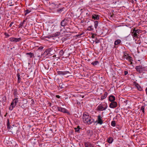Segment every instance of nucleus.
Here are the masks:
<instances>
[{"label": "nucleus", "mask_w": 147, "mask_h": 147, "mask_svg": "<svg viewBox=\"0 0 147 147\" xmlns=\"http://www.w3.org/2000/svg\"><path fill=\"white\" fill-rule=\"evenodd\" d=\"M82 118L84 122L88 124H91L94 121V119L90 117L88 113H84L83 115Z\"/></svg>", "instance_id": "obj_1"}, {"label": "nucleus", "mask_w": 147, "mask_h": 147, "mask_svg": "<svg viewBox=\"0 0 147 147\" xmlns=\"http://www.w3.org/2000/svg\"><path fill=\"white\" fill-rule=\"evenodd\" d=\"M18 102V98H16L14 99L13 101L11 102V105L10 106L9 109L11 111L13 110L14 107L16 105L17 103Z\"/></svg>", "instance_id": "obj_2"}, {"label": "nucleus", "mask_w": 147, "mask_h": 147, "mask_svg": "<svg viewBox=\"0 0 147 147\" xmlns=\"http://www.w3.org/2000/svg\"><path fill=\"white\" fill-rule=\"evenodd\" d=\"M61 0H52L51 6H53L54 5V7H57L58 5L57 3L59 2Z\"/></svg>", "instance_id": "obj_3"}, {"label": "nucleus", "mask_w": 147, "mask_h": 147, "mask_svg": "<svg viewBox=\"0 0 147 147\" xmlns=\"http://www.w3.org/2000/svg\"><path fill=\"white\" fill-rule=\"evenodd\" d=\"M58 110L59 111L62 112L63 113H69V112L67 111V110L65 108L60 107H57Z\"/></svg>", "instance_id": "obj_4"}, {"label": "nucleus", "mask_w": 147, "mask_h": 147, "mask_svg": "<svg viewBox=\"0 0 147 147\" xmlns=\"http://www.w3.org/2000/svg\"><path fill=\"white\" fill-rule=\"evenodd\" d=\"M117 106V103L115 101L112 102L110 104L109 107L111 108H116Z\"/></svg>", "instance_id": "obj_5"}, {"label": "nucleus", "mask_w": 147, "mask_h": 147, "mask_svg": "<svg viewBox=\"0 0 147 147\" xmlns=\"http://www.w3.org/2000/svg\"><path fill=\"white\" fill-rule=\"evenodd\" d=\"M68 18H65L63 20L61 23V26L63 27H64L67 25V22L68 21Z\"/></svg>", "instance_id": "obj_6"}, {"label": "nucleus", "mask_w": 147, "mask_h": 147, "mask_svg": "<svg viewBox=\"0 0 147 147\" xmlns=\"http://www.w3.org/2000/svg\"><path fill=\"white\" fill-rule=\"evenodd\" d=\"M21 40V38H16L14 37H12L10 38V40L12 42H17L20 41Z\"/></svg>", "instance_id": "obj_7"}, {"label": "nucleus", "mask_w": 147, "mask_h": 147, "mask_svg": "<svg viewBox=\"0 0 147 147\" xmlns=\"http://www.w3.org/2000/svg\"><path fill=\"white\" fill-rule=\"evenodd\" d=\"M101 118V115H99L98 116V120L96 121V122H97L98 124H102L103 123V121Z\"/></svg>", "instance_id": "obj_8"}, {"label": "nucleus", "mask_w": 147, "mask_h": 147, "mask_svg": "<svg viewBox=\"0 0 147 147\" xmlns=\"http://www.w3.org/2000/svg\"><path fill=\"white\" fill-rule=\"evenodd\" d=\"M84 145L85 147H94V145L89 142H84Z\"/></svg>", "instance_id": "obj_9"}, {"label": "nucleus", "mask_w": 147, "mask_h": 147, "mask_svg": "<svg viewBox=\"0 0 147 147\" xmlns=\"http://www.w3.org/2000/svg\"><path fill=\"white\" fill-rule=\"evenodd\" d=\"M109 100L111 102H113L115 100V97L113 95H111L109 97Z\"/></svg>", "instance_id": "obj_10"}, {"label": "nucleus", "mask_w": 147, "mask_h": 147, "mask_svg": "<svg viewBox=\"0 0 147 147\" xmlns=\"http://www.w3.org/2000/svg\"><path fill=\"white\" fill-rule=\"evenodd\" d=\"M137 71L139 72L140 73H141L142 72V69L141 67L140 66H137L135 67Z\"/></svg>", "instance_id": "obj_11"}, {"label": "nucleus", "mask_w": 147, "mask_h": 147, "mask_svg": "<svg viewBox=\"0 0 147 147\" xmlns=\"http://www.w3.org/2000/svg\"><path fill=\"white\" fill-rule=\"evenodd\" d=\"M52 51L51 49H46L45 52L44 53L45 55H48V54H51V52Z\"/></svg>", "instance_id": "obj_12"}, {"label": "nucleus", "mask_w": 147, "mask_h": 147, "mask_svg": "<svg viewBox=\"0 0 147 147\" xmlns=\"http://www.w3.org/2000/svg\"><path fill=\"white\" fill-rule=\"evenodd\" d=\"M86 134L88 136H89L90 137L93 135V132L92 130H88L87 131Z\"/></svg>", "instance_id": "obj_13"}, {"label": "nucleus", "mask_w": 147, "mask_h": 147, "mask_svg": "<svg viewBox=\"0 0 147 147\" xmlns=\"http://www.w3.org/2000/svg\"><path fill=\"white\" fill-rule=\"evenodd\" d=\"M135 86L140 91H141L142 90V88L140 86L138 83H136L135 84Z\"/></svg>", "instance_id": "obj_14"}, {"label": "nucleus", "mask_w": 147, "mask_h": 147, "mask_svg": "<svg viewBox=\"0 0 147 147\" xmlns=\"http://www.w3.org/2000/svg\"><path fill=\"white\" fill-rule=\"evenodd\" d=\"M92 18L94 20H98L99 19V17L98 15L94 14L92 16Z\"/></svg>", "instance_id": "obj_15"}, {"label": "nucleus", "mask_w": 147, "mask_h": 147, "mask_svg": "<svg viewBox=\"0 0 147 147\" xmlns=\"http://www.w3.org/2000/svg\"><path fill=\"white\" fill-rule=\"evenodd\" d=\"M131 33L133 38H138V36H139V35L137 34L136 33H135L133 31L131 32Z\"/></svg>", "instance_id": "obj_16"}, {"label": "nucleus", "mask_w": 147, "mask_h": 147, "mask_svg": "<svg viewBox=\"0 0 147 147\" xmlns=\"http://www.w3.org/2000/svg\"><path fill=\"white\" fill-rule=\"evenodd\" d=\"M97 108V109L99 111H102L104 110V107L101 105H99L98 107Z\"/></svg>", "instance_id": "obj_17"}, {"label": "nucleus", "mask_w": 147, "mask_h": 147, "mask_svg": "<svg viewBox=\"0 0 147 147\" xmlns=\"http://www.w3.org/2000/svg\"><path fill=\"white\" fill-rule=\"evenodd\" d=\"M57 72L58 74L60 75H65L66 74V72L65 71H58Z\"/></svg>", "instance_id": "obj_18"}, {"label": "nucleus", "mask_w": 147, "mask_h": 147, "mask_svg": "<svg viewBox=\"0 0 147 147\" xmlns=\"http://www.w3.org/2000/svg\"><path fill=\"white\" fill-rule=\"evenodd\" d=\"M107 95V93L106 92H105L103 95L101 96V99L102 100L106 98Z\"/></svg>", "instance_id": "obj_19"}, {"label": "nucleus", "mask_w": 147, "mask_h": 147, "mask_svg": "<svg viewBox=\"0 0 147 147\" xmlns=\"http://www.w3.org/2000/svg\"><path fill=\"white\" fill-rule=\"evenodd\" d=\"M60 34V33L59 32H57L55 33L52 34V37H56L58 36H59Z\"/></svg>", "instance_id": "obj_20"}, {"label": "nucleus", "mask_w": 147, "mask_h": 147, "mask_svg": "<svg viewBox=\"0 0 147 147\" xmlns=\"http://www.w3.org/2000/svg\"><path fill=\"white\" fill-rule=\"evenodd\" d=\"M17 76L18 77V83H19L21 81V78L20 76L19 73H18L17 74Z\"/></svg>", "instance_id": "obj_21"}, {"label": "nucleus", "mask_w": 147, "mask_h": 147, "mask_svg": "<svg viewBox=\"0 0 147 147\" xmlns=\"http://www.w3.org/2000/svg\"><path fill=\"white\" fill-rule=\"evenodd\" d=\"M64 7H63L61 8H59L57 10V11L58 13H61L62 11L64 10Z\"/></svg>", "instance_id": "obj_22"}, {"label": "nucleus", "mask_w": 147, "mask_h": 147, "mask_svg": "<svg viewBox=\"0 0 147 147\" xmlns=\"http://www.w3.org/2000/svg\"><path fill=\"white\" fill-rule=\"evenodd\" d=\"M121 42V41L119 39H117L115 40L114 42V45H119Z\"/></svg>", "instance_id": "obj_23"}, {"label": "nucleus", "mask_w": 147, "mask_h": 147, "mask_svg": "<svg viewBox=\"0 0 147 147\" xmlns=\"http://www.w3.org/2000/svg\"><path fill=\"white\" fill-rule=\"evenodd\" d=\"M107 140L109 143L111 144L113 142V139L112 138H108Z\"/></svg>", "instance_id": "obj_24"}, {"label": "nucleus", "mask_w": 147, "mask_h": 147, "mask_svg": "<svg viewBox=\"0 0 147 147\" xmlns=\"http://www.w3.org/2000/svg\"><path fill=\"white\" fill-rule=\"evenodd\" d=\"M64 52L63 49L61 50L59 53V57L62 56L64 54Z\"/></svg>", "instance_id": "obj_25"}, {"label": "nucleus", "mask_w": 147, "mask_h": 147, "mask_svg": "<svg viewBox=\"0 0 147 147\" xmlns=\"http://www.w3.org/2000/svg\"><path fill=\"white\" fill-rule=\"evenodd\" d=\"M133 31L135 33H136L139 35V31H140L139 30H136L135 28H134L133 30Z\"/></svg>", "instance_id": "obj_26"}, {"label": "nucleus", "mask_w": 147, "mask_h": 147, "mask_svg": "<svg viewBox=\"0 0 147 147\" xmlns=\"http://www.w3.org/2000/svg\"><path fill=\"white\" fill-rule=\"evenodd\" d=\"M99 62L98 61H95L91 63V64L94 66L96 65L97 64L99 63Z\"/></svg>", "instance_id": "obj_27"}, {"label": "nucleus", "mask_w": 147, "mask_h": 147, "mask_svg": "<svg viewBox=\"0 0 147 147\" xmlns=\"http://www.w3.org/2000/svg\"><path fill=\"white\" fill-rule=\"evenodd\" d=\"M129 56V55L125 53L124 54V55L123 56L124 60L125 59H127V57Z\"/></svg>", "instance_id": "obj_28"}, {"label": "nucleus", "mask_w": 147, "mask_h": 147, "mask_svg": "<svg viewBox=\"0 0 147 147\" xmlns=\"http://www.w3.org/2000/svg\"><path fill=\"white\" fill-rule=\"evenodd\" d=\"M74 129H75V132H78L79 131L80 128L79 126H78L76 128H75Z\"/></svg>", "instance_id": "obj_29"}, {"label": "nucleus", "mask_w": 147, "mask_h": 147, "mask_svg": "<svg viewBox=\"0 0 147 147\" xmlns=\"http://www.w3.org/2000/svg\"><path fill=\"white\" fill-rule=\"evenodd\" d=\"M127 59L129 61H131L133 60L132 58L129 56L127 57Z\"/></svg>", "instance_id": "obj_30"}, {"label": "nucleus", "mask_w": 147, "mask_h": 147, "mask_svg": "<svg viewBox=\"0 0 147 147\" xmlns=\"http://www.w3.org/2000/svg\"><path fill=\"white\" fill-rule=\"evenodd\" d=\"M144 106H142L140 109V110L142 111V112H143V113H144Z\"/></svg>", "instance_id": "obj_31"}, {"label": "nucleus", "mask_w": 147, "mask_h": 147, "mask_svg": "<svg viewBox=\"0 0 147 147\" xmlns=\"http://www.w3.org/2000/svg\"><path fill=\"white\" fill-rule=\"evenodd\" d=\"M26 54L28 55H29L30 57V58L32 57L34 55L33 53H26Z\"/></svg>", "instance_id": "obj_32"}, {"label": "nucleus", "mask_w": 147, "mask_h": 147, "mask_svg": "<svg viewBox=\"0 0 147 147\" xmlns=\"http://www.w3.org/2000/svg\"><path fill=\"white\" fill-rule=\"evenodd\" d=\"M98 22L97 21H96L94 22V27L95 28H96L97 27Z\"/></svg>", "instance_id": "obj_33"}, {"label": "nucleus", "mask_w": 147, "mask_h": 147, "mask_svg": "<svg viewBox=\"0 0 147 147\" xmlns=\"http://www.w3.org/2000/svg\"><path fill=\"white\" fill-rule=\"evenodd\" d=\"M30 12L31 11L29 9H26L25 11V16L27 14Z\"/></svg>", "instance_id": "obj_34"}, {"label": "nucleus", "mask_w": 147, "mask_h": 147, "mask_svg": "<svg viewBox=\"0 0 147 147\" xmlns=\"http://www.w3.org/2000/svg\"><path fill=\"white\" fill-rule=\"evenodd\" d=\"M17 94V89H15L13 90V95L14 96H16Z\"/></svg>", "instance_id": "obj_35"}, {"label": "nucleus", "mask_w": 147, "mask_h": 147, "mask_svg": "<svg viewBox=\"0 0 147 147\" xmlns=\"http://www.w3.org/2000/svg\"><path fill=\"white\" fill-rule=\"evenodd\" d=\"M111 125L113 126H115V121H112L111 123Z\"/></svg>", "instance_id": "obj_36"}, {"label": "nucleus", "mask_w": 147, "mask_h": 147, "mask_svg": "<svg viewBox=\"0 0 147 147\" xmlns=\"http://www.w3.org/2000/svg\"><path fill=\"white\" fill-rule=\"evenodd\" d=\"M10 125V123L9 122V121L8 120V121L7 123V128L8 129H10L11 128V127L9 126Z\"/></svg>", "instance_id": "obj_37"}, {"label": "nucleus", "mask_w": 147, "mask_h": 147, "mask_svg": "<svg viewBox=\"0 0 147 147\" xmlns=\"http://www.w3.org/2000/svg\"><path fill=\"white\" fill-rule=\"evenodd\" d=\"M23 24H24L21 22V23L19 25V28H22V27L23 26Z\"/></svg>", "instance_id": "obj_38"}, {"label": "nucleus", "mask_w": 147, "mask_h": 147, "mask_svg": "<svg viewBox=\"0 0 147 147\" xmlns=\"http://www.w3.org/2000/svg\"><path fill=\"white\" fill-rule=\"evenodd\" d=\"M13 24H14V22H11L9 25V27H11Z\"/></svg>", "instance_id": "obj_39"}, {"label": "nucleus", "mask_w": 147, "mask_h": 147, "mask_svg": "<svg viewBox=\"0 0 147 147\" xmlns=\"http://www.w3.org/2000/svg\"><path fill=\"white\" fill-rule=\"evenodd\" d=\"M95 42L96 43H98L99 42V40L97 39H96L95 40Z\"/></svg>", "instance_id": "obj_40"}, {"label": "nucleus", "mask_w": 147, "mask_h": 147, "mask_svg": "<svg viewBox=\"0 0 147 147\" xmlns=\"http://www.w3.org/2000/svg\"><path fill=\"white\" fill-rule=\"evenodd\" d=\"M52 36V34L46 37V38H50L53 37Z\"/></svg>", "instance_id": "obj_41"}, {"label": "nucleus", "mask_w": 147, "mask_h": 147, "mask_svg": "<svg viewBox=\"0 0 147 147\" xmlns=\"http://www.w3.org/2000/svg\"><path fill=\"white\" fill-rule=\"evenodd\" d=\"M124 73L125 75H126L128 74V72L127 71H124Z\"/></svg>", "instance_id": "obj_42"}, {"label": "nucleus", "mask_w": 147, "mask_h": 147, "mask_svg": "<svg viewBox=\"0 0 147 147\" xmlns=\"http://www.w3.org/2000/svg\"><path fill=\"white\" fill-rule=\"evenodd\" d=\"M43 48V47L42 46H40L38 48V49L40 50H42Z\"/></svg>", "instance_id": "obj_43"}, {"label": "nucleus", "mask_w": 147, "mask_h": 147, "mask_svg": "<svg viewBox=\"0 0 147 147\" xmlns=\"http://www.w3.org/2000/svg\"><path fill=\"white\" fill-rule=\"evenodd\" d=\"M56 97L58 98H60V96L59 95H56Z\"/></svg>", "instance_id": "obj_44"}, {"label": "nucleus", "mask_w": 147, "mask_h": 147, "mask_svg": "<svg viewBox=\"0 0 147 147\" xmlns=\"http://www.w3.org/2000/svg\"><path fill=\"white\" fill-rule=\"evenodd\" d=\"M107 105L105 107H104L103 110H105L107 108Z\"/></svg>", "instance_id": "obj_45"}, {"label": "nucleus", "mask_w": 147, "mask_h": 147, "mask_svg": "<svg viewBox=\"0 0 147 147\" xmlns=\"http://www.w3.org/2000/svg\"><path fill=\"white\" fill-rule=\"evenodd\" d=\"M48 104L49 105V106L50 107H51V103L50 102L49 103H48Z\"/></svg>", "instance_id": "obj_46"}, {"label": "nucleus", "mask_w": 147, "mask_h": 147, "mask_svg": "<svg viewBox=\"0 0 147 147\" xmlns=\"http://www.w3.org/2000/svg\"><path fill=\"white\" fill-rule=\"evenodd\" d=\"M92 26H89L88 27V28H90V29H91L92 30L93 29H92L91 28V27H92Z\"/></svg>", "instance_id": "obj_47"}, {"label": "nucleus", "mask_w": 147, "mask_h": 147, "mask_svg": "<svg viewBox=\"0 0 147 147\" xmlns=\"http://www.w3.org/2000/svg\"><path fill=\"white\" fill-rule=\"evenodd\" d=\"M25 21V20H24L23 21V22H21L24 24Z\"/></svg>", "instance_id": "obj_48"}, {"label": "nucleus", "mask_w": 147, "mask_h": 147, "mask_svg": "<svg viewBox=\"0 0 147 147\" xmlns=\"http://www.w3.org/2000/svg\"><path fill=\"white\" fill-rule=\"evenodd\" d=\"M61 119H62V120L63 121H65V119L64 118H62Z\"/></svg>", "instance_id": "obj_49"}, {"label": "nucleus", "mask_w": 147, "mask_h": 147, "mask_svg": "<svg viewBox=\"0 0 147 147\" xmlns=\"http://www.w3.org/2000/svg\"><path fill=\"white\" fill-rule=\"evenodd\" d=\"M145 90H146V94L147 95V87L146 88Z\"/></svg>", "instance_id": "obj_50"}, {"label": "nucleus", "mask_w": 147, "mask_h": 147, "mask_svg": "<svg viewBox=\"0 0 147 147\" xmlns=\"http://www.w3.org/2000/svg\"><path fill=\"white\" fill-rule=\"evenodd\" d=\"M65 72H66V74L67 73H70L69 71H65Z\"/></svg>", "instance_id": "obj_51"}, {"label": "nucleus", "mask_w": 147, "mask_h": 147, "mask_svg": "<svg viewBox=\"0 0 147 147\" xmlns=\"http://www.w3.org/2000/svg\"><path fill=\"white\" fill-rule=\"evenodd\" d=\"M56 55H53V57H56Z\"/></svg>", "instance_id": "obj_52"}, {"label": "nucleus", "mask_w": 147, "mask_h": 147, "mask_svg": "<svg viewBox=\"0 0 147 147\" xmlns=\"http://www.w3.org/2000/svg\"><path fill=\"white\" fill-rule=\"evenodd\" d=\"M77 104H80V102H77Z\"/></svg>", "instance_id": "obj_53"}, {"label": "nucleus", "mask_w": 147, "mask_h": 147, "mask_svg": "<svg viewBox=\"0 0 147 147\" xmlns=\"http://www.w3.org/2000/svg\"><path fill=\"white\" fill-rule=\"evenodd\" d=\"M99 145H97L96 146V147H99Z\"/></svg>", "instance_id": "obj_54"}, {"label": "nucleus", "mask_w": 147, "mask_h": 147, "mask_svg": "<svg viewBox=\"0 0 147 147\" xmlns=\"http://www.w3.org/2000/svg\"><path fill=\"white\" fill-rule=\"evenodd\" d=\"M130 62H131V63H130V64H132V62H131V61H130Z\"/></svg>", "instance_id": "obj_55"}, {"label": "nucleus", "mask_w": 147, "mask_h": 147, "mask_svg": "<svg viewBox=\"0 0 147 147\" xmlns=\"http://www.w3.org/2000/svg\"><path fill=\"white\" fill-rule=\"evenodd\" d=\"M92 38H94V36H93V35L92 36Z\"/></svg>", "instance_id": "obj_56"}, {"label": "nucleus", "mask_w": 147, "mask_h": 147, "mask_svg": "<svg viewBox=\"0 0 147 147\" xmlns=\"http://www.w3.org/2000/svg\"><path fill=\"white\" fill-rule=\"evenodd\" d=\"M67 28V29H70L69 28Z\"/></svg>", "instance_id": "obj_57"}, {"label": "nucleus", "mask_w": 147, "mask_h": 147, "mask_svg": "<svg viewBox=\"0 0 147 147\" xmlns=\"http://www.w3.org/2000/svg\"><path fill=\"white\" fill-rule=\"evenodd\" d=\"M84 96H83L82 97V98H84Z\"/></svg>", "instance_id": "obj_58"}, {"label": "nucleus", "mask_w": 147, "mask_h": 147, "mask_svg": "<svg viewBox=\"0 0 147 147\" xmlns=\"http://www.w3.org/2000/svg\"><path fill=\"white\" fill-rule=\"evenodd\" d=\"M52 0H51V1Z\"/></svg>", "instance_id": "obj_59"}]
</instances>
